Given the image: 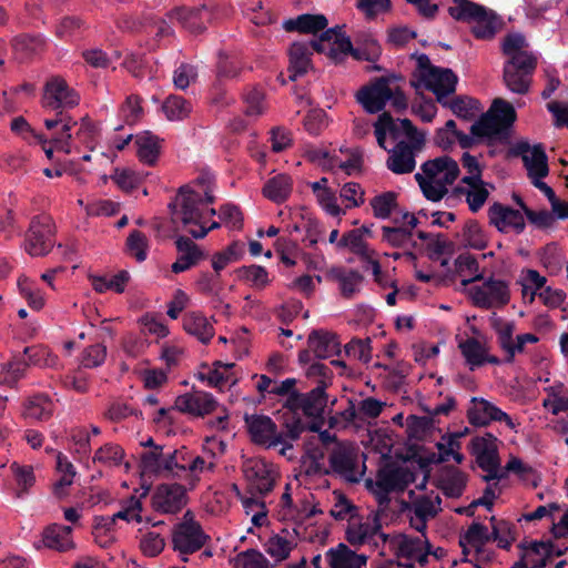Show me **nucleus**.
<instances>
[{
	"label": "nucleus",
	"instance_id": "1",
	"mask_svg": "<svg viewBox=\"0 0 568 568\" xmlns=\"http://www.w3.org/2000/svg\"><path fill=\"white\" fill-rule=\"evenodd\" d=\"M214 196L209 186L194 184L180 189L174 203L171 205L172 223L195 239L204 237L209 231L220 227V223L211 219L216 214L215 209L210 207Z\"/></svg>",
	"mask_w": 568,
	"mask_h": 568
},
{
	"label": "nucleus",
	"instance_id": "2",
	"mask_svg": "<svg viewBox=\"0 0 568 568\" xmlns=\"http://www.w3.org/2000/svg\"><path fill=\"white\" fill-rule=\"evenodd\" d=\"M501 49L508 58L504 65L505 85L514 93H527L537 67V57L529 50L525 37L520 33L506 36Z\"/></svg>",
	"mask_w": 568,
	"mask_h": 568
},
{
	"label": "nucleus",
	"instance_id": "3",
	"mask_svg": "<svg viewBox=\"0 0 568 568\" xmlns=\"http://www.w3.org/2000/svg\"><path fill=\"white\" fill-rule=\"evenodd\" d=\"M306 378L315 384V387L305 394L294 393L287 400V406L294 410H301L308 417H321L327 405L326 388L332 383L331 368L320 362L312 363L305 371Z\"/></svg>",
	"mask_w": 568,
	"mask_h": 568
},
{
	"label": "nucleus",
	"instance_id": "4",
	"mask_svg": "<svg viewBox=\"0 0 568 568\" xmlns=\"http://www.w3.org/2000/svg\"><path fill=\"white\" fill-rule=\"evenodd\" d=\"M420 170L415 174V180L425 197L433 202L442 200L459 175L457 162L446 155L426 161Z\"/></svg>",
	"mask_w": 568,
	"mask_h": 568
},
{
	"label": "nucleus",
	"instance_id": "5",
	"mask_svg": "<svg viewBox=\"0 0 568 568\" xmlns=\"http://www.w3.org/2000/svg\"><path fill=\"white\" fill-rule=\"evenodd\" d=\"M404 80L402 77H382L371 85L362 88L357 94V101L369 113H376L384 109L387 102L400 111L407 108V99L403 92Z\"/></svg>",
	"mask_w": 568,
	"mask_h": 568
},
{
	"label": "nucleus",
	"instance_id": "6",
	"mask_svg": "<svg viewBox=\"0 0 568 568\" xmlns=\"http://www.w3.org/2000/svg\"><path fill=\"white\" fill-rule=\"evenodd\" d=\"M452 18L467 22L477 39H491L501 28V19L489 9L469 0H454L448 8Z\"/></svg>",
	"mask_w": 568,
	"mask_h": 568
},
{
	"label": "nucleus",
	"instance_id": "7",
	"mask_svg": "<svg viewBox=\"0 0 568 568\" xmlns=\"http://www.w3.org/2000/svg\"><path fill=\"white\" fill-rule=\"evenodd\" d=\"M404 139L389 152L387 168L395 174H407L416 168V155L425 145V135L408 119L400 120Z\"/></svg>",
	"mask_w": 568,
	"mask_h": 568
},
{
	"label": "nucleus",
	"instance_id": "8",
	"mask_svg": "<svg viewBox=\"0 0 568 568\" xmlns=\"http://www.w3.org/2000/svg\"><path fill=\"white\" fill-rule=\"evenodd\" d=\"M515 120L514 106L503 99H496L490 109L471 125L470 131L478 138L498 139L506 134Z\"/></svg>",
	"mask_w": 568,
	"mask_h": 568
},
{
	"label": "nucleus",
	"instance_id": "9",
	"mask_svg": "<svg viewBox=\"0 0 568 568\" xmlns=\"http://www.w3.org/2000/svg\"><path fill=\"white\" fill-rule=\"evenodd\" d=\"M489 541L488 528L479 523H473L459 535L463 560L475 568H486V564L494 558V551L487 547Z\"/></svg>",
	"mask_w": 568,
	"mask_h": 568
},
{
	"label": "nucleus",
	"instance_id": "10",
	"mask_svg": "<svg viewBox=\"0 0 568 568\" xmlns=\"http://www.w3.org/2000/svg\"><path fill=\"white\" fill-rule=\"evenodd\" d=\"M345 539L353 547L368 545L377 548L388 540V536L382 531V524L378 514L369 513L366 516L353 517L345 529Z\"/></svg>",
	"mask_w": 568,
	"mask_h": 568
},
{
	"label": "nucleus",
	"instance_id": "11",
	"mask_svg": "<svg viewBox=\"0 0 568 568\" xmlns=\"http://www.w3.org/2000/svg\"><path fill=\"white\" fill-rule=\"evenodd\" d=\"M387 541L398 560V566L403 568H414L416 564L420 566L427 564L430 550L424 532H422L420 536L399 534L388 538Z\"/></svg>",
	"mask_w": 568,
	"mask_h": 568
},
{
	"label": "nucleus",
	"instance_id": "12",
	"mask_svg": "<svg viewBox=\"0 0 568 568\" xmlns=\"http://www.w3.org/2000/svg\"><path fill=\"white\" fill-rule=\"evenodd\" d=\"M206 539L207 536L190 511L184 514L182 521L175 527L172 538L174 549L182 555L197 551L204 546Z\"/></svg>",
	"mask_w": 568,
	"mask_h": 568
},
{
	"label": "nucleus",
	"instance_id": "13",
	"mask_svg": "<svg viewBox=\"0 0 568 568\" xmlns=\"http://www.w3.org/2000/svg\"><path fill=\"white\" fill-rule=\"evenodd\" d=\"M329 465L334 473L348 481H359L364 475V464L358 460L357 448L353 444H338L329 455Z\"/></svg>",
	"mask_w": 568,
	"mask_h": 568
},
{
	"label": "nucleus",
	"instance_id": "14",
	"mask_svg": "<svg viewBox=\"0 0 568 568\" xmlns=\"http://www.w3.org/2000/svg\"><path fill=\"white\" fill-rule=\"evenodd\" d=\"M440 497L434 491L414 497L404 509L409 518L410 527L418 532H424L428 520L440 510Z\"/></svg>",
	"mask_w": 568,
	"mask_h": 568
},
{
	"label": "nucleus",
	"instance_id": "15",
	"mask_svg": "<svg viewBox=\"0 0 568 568\" xmlns=\"http://www.w3.org/2000/svg\"><path fill=\"white\" fill-rule=\"evenodd\" d=\"M468 295L473 303L481 308H494L506 305L509 302V290L501 280L489 278L480 285L468 288Z\"/></svg>",
	"mask_w": 568,
	"mask_h": 568
},
{
	"label": "nucleus",
	"instance_id": "16",
	"mask_svg": "<svg viewBox=\"0 0 568 568\" xmlns=\"http://www.w3.org/2000/svg\"><path fill=\"white\" fill-rule=\"evenodd\" d=\"M79 102V93L70 88L64 79L53 77L45 83L41 100L42 106L45 110L59 111L61 109H71L78 105Z\"/></svg>",
	"mask_w": 568,
	"mask_h": 568
},
{
	"label": "nucleus",
	"instance_id": "17",
	"mask_svg": "<svg viewBox=\"0 0 568 568\" xmlns=\"http://www.w3.org/2000/svg\"><path fill=\"white\" fill-rule=\"evenodd\" d=\"M424 87L437 98L440 104H447V97L455 92L457 77L450 69L429 65L420 70Z\"/></svg>",
	"mask_w": 568,
	"mask_h": 568
},
{
	"label": "nucleus",
	"instance_id": "18",
	"mask_svg": "<svg viewBox=\"0 0 568 568\" xmlns=\"http://www.w3.org/2000/svg\"><path fill=\"white\" fill-rule=\"evenodd\" d=\"M471 425L486 426L491 422H504L506 426L517 432V423L500 408L484 398H473L467 412Z\"/></svg>",
	"mask_w": 568,
	"mask_h": 568
},
{
	"label": "nucleus",
	"instance_id": "19",
	"mask_svg": "<svg viewBox=\"0 0 568 568\" xmlns=\"http://www.w3.org/2000/svg\"><path fill=\"white\" fill-rule=\"evenodd\" d=\"M174 407L181 413L203 417L215 412L219 407V403L212 394L193 389L178 396Z\"/></svg>",
	"mask_w": 568,
	"mask_h": 568
},
{
	"label": "nucleus",
	"instance_id": "20",
	"mask_svg": "<svg viewBox=\"0 0 568 568\" xmlns=\"http://www.w3.org/2000/svg\"><path fill=\"white\" fill-rule=\"evenodd\" d=\"M496 438L491 435L475 437L471 440L473 454L478 466L487 473L486 478H497L499 473V459Z\"/></svg>",
	"mask_w": 568,
	"mask_h": 568
},
{
	"label": "nucleus",
	"instance_id": "21",
	"mask_svg": "<svg viewBox=\"0 0 568 568\" xmlns=\"http://www.w3.org/2000/svg\"><path fill=\"white\" fill-rule=\"evenodd\" d=\"M186 501L185 489L179 484H163L152 495V507L163 514L179 511Z\"/></svg>",
	"mask_w": 568,
	"mask_h": 568
},
{
	"label": "nucleus",
	"instance_id": "22",
	"mask_svg": "<svg viewBox=\"0 0 568 568\" xmlns=\"http://www.w3.org/2000/svg\"><path fill=\"white\" fill-rule=\"evenodd\" d=\"M243 471L252 489L266 494L274 486L275 473L272 465L263 459L252 458L244 463Z\"/></svg>",
	"mask_w": 568,
	"mask_h": 568
},
{
	"label": "nucleus",
	"instance_id": "23",
	"mask_svg": "<svg viewBox=\"0 0 568 568\" xmlns=\"http://www.w3.org/2000/svg\"><path fill=\"white\" fill-rule=\"evenodd\" d=\"M51 225L48 217L34 219L31 222L24 248L31 256H41L51 247Z\"/></svg>",
	"mask_w": 568,
	"mask_h": 568
},
{
	"label": "nucleus",
	"instance_id": "24",
	"mask_svg": "<svg viewBox=\"0 0 568 568\" xmlns=\"http://www.w3.org/2000/svg\"><path fill=\"white\" fill-rule=\"evenodd\" d=\"M311 45L313 50L326 53L334 61H339L354 51L349 38L334 30L325 31L318 40L312 41Z\"/></svg>",
	"mask_w": 568,
	"mask_h": 568
},
{
	"label": "nucleus",
	"instance_id": "25",
	"mask_svg": "<svg viewBox=\"0 0 568 568\" xmlns=\"http://www.w3.org/2000/svg\"><path fill=\"white\" fill-rule=\"evenodd\" d=\"M245 422L254 443L267 447L277 446L282 443V436L277 434L276 426L270 417L252 415L246 416Z\"/></svg>",
	"mask_w": 568,
	"mask_h": 568
},
{
	"label": "nucleus",
	"instance_id": "26",
	"mask_svg": "<svg viewBox=\"0 0 568 568\" xmlns=\"http://www.w3.org/2000/svg\"><path fill=\"white\" fill-rule=\"evenodd\" d=\"M517 151L521 155L531 182L548 175L547 155L540 144L530 145L527 142H520L517 145Z\"/></svg>",
	"mask_w": 568,
	"mask_h": 568
},
{
	"label": "nucleus",
	"instance_id": "27",
	"mask_svg": "<svg viewBox=\"0 0 568 568\" xmlns=\"http://www.w3.org/2000/svg\"><path fill=\"white\" fill-rule=\"evenodd\" d=\"M458 347L471 371L486 363H500L496 356L489 355V348L484 339L467 337L458 343Z\"/></svg>",
	"mask_w": 568,
	"mask_h": 568
},
{
	"label": "nucleus",
	"instance_id": "28",
	"mask_svg": "<svg viewBox=\"0 0 568 568\" xmlns=\"http://www.w3.org/2000/svg\"><path fill=\"white\" fill-rule=\"evenodd\" d=\"M43 123L45 129L49 131H52L58 126L61 128L59 132L52 134L51 142L57 150L67 154L71 153L72 129L77 125V122L71 116L60 111L57 113L54 119H45Z\"/></svg>",
	"mask_w": 568,
	"mask_h": 568
},
{
	"label": "nucleus",
	"instance_id": "29",
	"mask_svg": "<svg viewBox=\"0 0 568 568\" xmlns=\"http://www.w3.org/2000/svg\"><path fill=\"white\" fill-rule=\"evenodd\" d=\"M488 215L490 223L500 232L521 233L525 229L524 216L518 210L496 203L490 206Z\"/></svg>",
	"mask_w": 568,
	"mask_h": 568
},
{
	"label": "nucleus",
	"instance_id": "30",
	"mask_svg": "<svg viewBox=\"0 0 568 568\" xmlns=\"http://www.w3.org/2000/svg\"><path fill=\"white\" fill-rule=\"evenodd\" d=\"M329 568H366L367 556L357 554L345 544L329 548L325 554Z\"/></svg>",
	"mask_w": 568,
	"mask_h": 568
},
{
	"label": "nucleus",
	"instance_id": "31",
	"mask_svg": "<svg viewBox=\"0 0 568 568\" xmlns=\"http://www.w3.org/2000/svg\"><path fill=\"white\" fill-rule=\"evenodd\" d=\"M176 250L179 256L172 264L171 268L174 273H182L196 265L204 258V254L200 246L189 237L180 236L176 241Z\"/></svg>",
	"mask_w": 568,
	"mask_h": 568
},
{
	"label": "nucleus",
	"instance_id": "32",
	"mask_svg": "<svg viewBox=\"0 0 568 568\" xmlns=\"http://www.w3.org/2000/svg\"><path fill=\"white\" fill-rule=\"evenodd\" d=\"M42 542L47 548L64 552L75 547L72 539V528L70 526L52 524L42 532Z\"/></svg>",
	"mask_w": 568,
	"mask_h": 568
},
{
	"label": "nucleus",
	"instance_id": "33",
	"mask_svg": "<svg viewBox=\"0 0 568 568\" xmlns=\"http://www.w3.org/2000/svg\"><path fill=\"white\" fill-rule=\"evenodd\" d=\"M307 346L317 358H328L339 352L336 336L323 329L313 331L308 335Z\"/></svg>",
	"mask_w": 568,
	"mask_h": 568
},
{
	"label": "nucleus",
	"instance_id": "34",
	"mask_svg": "<svg viewBox=\"0 0 568 568\" xmlns=\"http://www.w3.org/2000/svg\"><path fill=\"white\" fill-rule=\"evenodd\" d=\"M328 276L338 283L341 294L346 298H351L358 293L364 281L359 272L345 267L331 268Z\"/></svg>",
	"mask_w": 568,
	"mask_h": 568
},
{
	"label": "nucleus",
	"instance_id": "35",
	"mask_svg": "<svg viewBox=\"0 0 568 568\" xmlns=\"http://www.w3.org/2000/svg\"><path fill=\"white\" fill-rule=\"evenodd\" d=\"M311 43L307 44L302 42H295L291 45L288 51V77L292 81L296 80L298 77L304 75L311 69Z\"/></svg>",
	"mask_w": 568,
	"mask_h": 568
},
{
	"label": "nucleus",
	"instance_id": "36",
	"mask_svg": "<svg viewBox=\"0 0 568 568\" xmlns=\"http://www.w3.org/2000/svg\"><path fill=\"white\" fill-rule=\"evenodd\" d=\"M184 329L206 344L214 336V327L210 320L200 312H190L183 317Z\"/></svg>",
	"mask_w": 568,
	"mask_h": 568
},
{
	"label": "nucleus",
	"instance_id": "37",
	"mask_svg": "<svg viewBox=\"0 0 568 568\" xmlns=\"http://www.w3.org/2000/svg\"><path fill=\"white\" fill-rule=\"evenodd\" d=\"M467 483V476L457 468L446 467L438 477V487L445 496L457 498L462 496Z\"/></svg>",
	"mask_w": 568,
	"mask_h": 568
},
{
	"label": "nucleus",
	"instance_id": "38",
	"mask_svg": "<svg viewBox=\"0 0 568 568\" xmlns=\"http://www.w3.org/2000/svg\"><path fill=\"white\" fill-rule=\"evenodd\" d=\"M234 364L216 362L212 369L200 373V379L211 387L223 389L237 383V377L232 372Z\"/></svg>",
	"mask_w": 568,
	"mask_h": 568
},
{
	"label": "nucleus",
	"instance_id": "39",
	"mask_svg": "<svg viewBox=\"0 0 568 568\" xmlns=\"http://www.w3.org/2000/svg\"><path fill=\"white\" fill-rule=\"evenodd\" d=\"M278 216L285 223V230L290 233L310 232L316 227V221L307 216L302 209L281 210Z\"/></svg>",
	"mask_w": 568,
	"mask_h": 568
},
{
	"label": "nucleus",
	"instance_id": "40",
	"mask_svg": "<svg viewBox=\"0 0 568 568\" xmlns=\"http://www.w3.org/2000/svg\"><path fill=\"white\" fill-rule=\"evenodd\" d=\"M296 544L287 534H274L270 536L263 544L265 552L275 561L282 562L286 560Z\"/></svg>",
	"mask_w": 568,
	"mask_h": 568
},
{
	"label": "nucleus",
	"instance_id": "41",
	"mask_svg": "<svg viewBox=\"0 0 568 568\" xmlns=\"http://www.w3.org/2000/svg\"><path fill=\"white\" fill-rule=\"evenodd\" d=\"M327 23V19L323 14H301L295 19L284 21L283 28L288 32L317 33L323 31Z\"/></svg>",
	"mask_w": 568,
	"mask_h": 568
},
{
	"label": "nucleus",
	"instance_id": "42",
	"mask_svg": "<svg viewBox=\"0 0 568 568\" xmlns=\"http://www.w3.org/2000/svg\"><path fill=\"white\" fill-rule=\"evenodd\" d=\"M209 16L210 13L206 8L195 10L178 9L170 14V19L181 23L193 33H200L205 29L204 22L209 19Z\"/></svg>",
	"mask_w": 568,
	"mask_h": 568
},
{
	"label": "nucleus",
	"instance_id": "43",
	"mask_svg": "<svg viewBox=\"0 0 568 568\" xmlns=\"http://www.w3.org/2000/svg\"><path fill=\"white\" fill-rule=\"evenodd\" d=\"M552 545L545 541H530L521 545L520 559L529 568H545L546 559L551 554Z\"/></svg>",
	"mask_w": 568,
	"mask_h": 568
},
{
	"label": "nucleus",
	"instance_id": "44",
	"mask_svg": "<svg viewBox=\"0 0 568 568\" xmlns=\"http://www.w3.org/2000/svg\"><path fill=\"white\" fill-rule=\"evenodd\" d=\"M405 226L383 227V240L393 246H406L412 241V231L417 224V219L410 214L403 215Z\"/></svg>",
	"mask_w": 568,
	"mask_h": 568
},
{
	"label": "nucleus",
	"instance_id": "45",
	"mask_svg": "<svg viewBox=\"0 0 568 568\" xmlns=\"http://www.w3.org/2000/svg\"><path fill=\"white\" fill-rule=\"evenodd\" d=\"M462 183L463 185L456 187L457 194L464 195L469 209L473 212H477L483 207L489 195L485 183L481 180Z\"/></svg>",
	"mask_w": 568,
	"mask_h": 568
},
{
	"label": "nucleus",
	"instance_id": "46",
	"mask_svg": "<svg viewBox=\"0 0 568 568\" xmlns=\"http://www.w3.org/2000/svg\"><path fill=\"white\" fill-rule=\"evenodd\" d=\"M12 475L18 497L29 493L30 488L36 484V475L31 465L19 464L13 462L9 466Z\"/></svg>",
	"mask_w": 568,
	"mask_h": 568
},
{
	"label": "nucleus",
	"instance_id": "47",
	"mask_svg": "<svg viewBox=\"0 0 568 568\" xmlns=\"http://www.w3.org/2000/svg\"><path fill=\"white\" fill-rule=\"evenodd\" d=\"M292 191V180L285 174H278L270 179L264 187L263 194L273 202H284Z\"/></svg>",
	"mask_w": 568,
	"mask_h": 568
},
{
	"label": "nucleus",
	"instance_id": "48",
	"mask_svg": "<svg viewBox=\"0 0 568 568\" xmlns=\"http://www.w3.org/2000/svg\"><path fill=\"white\" fill-rule=\"evenodd\" d=\"M136 153L139 159L146 164H153L160 153V141L150 132H144L135 139Z\"/></svg>",
	"mask_w": 568,
	"mask_h": 568
},
{
	"label": "nucleus",
	"instance_id": "49",
	"mask_svg": "<svg viewBox=\"0 0 568 568\" xmlns=\"http://www.w3.org/2000/svg\"><path fill=\"white\" fill-rule=\"evenodd\" d=\"M455 268L456 274L462 278V284L464 286H467L475 281H479L483 277L479 273L478 262L468 253L458 255L455 261Z\"/></svg>",
	"mask_w": 568,
	"mask_h": 568
},
{
	"label": "nucleus",
	"instance_id": "50",
	"mask_svg": "<svg viewBox=\"0 0 568 568\" xmlns=\"http://www.w3.org/2000/svg\"><path fill=\"white\" fill-rule=\"evenodd\" d=\"M460 435L453 434L443 436L442 439L436 444L438 450V462L444 463L454 459L457 464L464 460L460 450Z\"/></svg>",
	"mask_w": 568,
	"mask_h": 568
},
{
	"label": "nucleus",
	"instance_id": "51",
	"mask_svg": "<svg viewBox=\"0 0 568 568\" xmlns=\"http://www.w3.org/2000/svg\"><path fill=\"white\" fill-rule=\"evenodd\" d=\"M323 158L325 160L322 162L324 166L331 170L341 169L347 175L358 172L362 166V156L357 152H351L345 160L341 159L338 155L331 156L326 152H323Z\"/></svg>",
	"mask_w": 568,
	"mask_h": 568
},
{
	"label": "nucleus",
	"instance_id": "52",
	"mask_svg": "<svg viewBox=\"0 0 568 568\" xmlns=\"http://www.w3.org/2000/svg\"><path fill=\"white\" fill-rule=\"evenodd\" d=\"M146 493L144 491L140 497L131 496L130 498L125 499L121 504V509L112 515L110 517V523L114 524L116 519H122L128 523L135 521V523H142V501L141 497L145 496Z\"/></svg>",
	"mask_w": 568,
	"mask_h": 568
},
{
	"label": "nucleus",
	"instance_id": "53",
	"mask_svg": "<svg viewBox=\"0 0 568 568\" xmlns=\"http://www.w3.org/2000/svg\"><path fill=\"white\" fill-rule=\"evenodd\" d=\"M54 409L53 402L47 395L31 397L24 407V415L29 418L43 420L49 418Z\"/></svg>",
	"mask_w": 568,
	"mask_h": 568
},
{
	"label": "nucleus",
	"instance_id": "54",
	"mask_svg": "<svg viewBox=\"0 0 568 568\" xmlns=\"http://www.w3.org/2000/svg\"><path fill=\"white\" fill-rule=\"evenodd\" d=\"M443 105L449 108L455 115L465 120L475 118L481 110L477 100L464 95L452 100L447 99V104Z\"/></svg>",
	"mask_w": 568,
	"mask_h": 568
},
{
	"label": "nucleus",
	"instance_id": "55",
	"mask_svg": "<svg viewBox=\"0 0 568 568\" xmlns=\"http://www.w3.org/2000/svg\"><path fill=\"white\" fill-rule=\"evenodd\" d=\"M547 397L544 399V407L554 415L568 410V390L562 384L547 388Z\"/></svg>",
	"mask_w": 568,
	"mask_h": 568
},
{
	"label": "nucleus",
	"instance_id": "56",
	"mask_svg": "<svg viewBox=\"0 0 568 568\" xmlns=\"http://www.w3.org/2000/svg\"><path fill=\"white\" fill-rule=\"evenodd\" d=\"M244 254V244L233 242L223 251L215 253L212 256V267L215 273L220 274L229 264L239 261Z\"/></svg>",
	"mask_w": 568,
	"mask_h": 568
},
{
	"label": "nucleus",
	"instance_id": "57",
	"mask_svg": "<svg viewBox=\"0 0 568 568\" xmlns=\"http://www.w3.org/2000/svg\"><path fill=\"white\" fill-rule=\"evenodd\" d=\"M389 133L394 139H399V133H403L400 120L395 121L388 113H383L378 116L375 123V135L377 143L381 148L386 149L385 140L386 134Z\"/></svg>",
	"mask_w": 568,
	"mask_h": 568
},
{
	"label": "nucleus",
	"instance_id": "58",
	"mask_svg": "<svg viewBox=\"0 0 568 568\" xmlns=\"http://www.w3.org/2000/svg\"><path fill=\"white\" fill-rule=\"evenodd\" d=\"M165 454L162 448L154 446L150 450L141 454V471L142 475H162V465L164 464Z\"/></svg>",
	"mask_w": 568,
	"mask_h": 568
},
{
	"label": "nucleus",
	"instance_id": "59",
	"mask_svg": "<svg viewBox=\"0 0 568 568\" xmlns=\"http://www.w3.org/2000/svg\"><path fill=\"white\" fill-rule=\"evenodd\" d=\"M129 281V273L122 271L111 277L92 276L91 283L98 293H104L106 291H113L115 293L124 292L125 285Z\"/></svg>",
	"mask_w": 568,
	"mask_h": 568
},
{
	"label": "nucleus",
	"instance_id": "60",
	"mask_svg": "<svg viewBox=\"0 0 568 568\" xmlns=\"http://www.w3.org/2000/svg\"><path fill=\"white\" fill-rule=\"evenodd\" d=\"M29 364L44 367L57 368L59 366L58 356L54 355L48 347L34 346L26 348L24 351Z\"/></svg>",
	"mask_w": 568,
	"mask_h": 568
},
{
	"label": "nucleus",
	"instance_id": "61",
	"mask_svg": "<svg viewBox=\"0 0 568 568\" xmlns=\"http://www.w3.org/2000/svg\"><path fill=\"white\" fill-rule=\"evenodd\" d=\"M163 112L170 121L183 120L192 111L191 104L182 97L171 95L169 97L163 105Z\"/></svg>",
	"mask_w": 568,
	"mask_h": 568
},
{
	"label": "nucleus",
	"instance_id": "62",
	"mask_svg": "<svg viewBox=\"0 0 568 568\" xmlns=\"http://www.w3.org/2000/svg\"><path fill=\"white\" fill-rule=\"evenodd\" d=\"M337 246L348 247L351 252L362 257H369V253H373L363 240L362 230H352L345 233L337 243Z\"/></svg>",
	"mask_w": 568,
	"mask_h": 568
},
{
	"label": "nucleus",
	"instance_id": "63",
	"mask_svg": "<svg viewBox=\"0 0 568 568\" xmlns=\"http://www.w3.org/2000/svg\"><path fill=\"white\" fill-rule=\"evenodd\" d=\"M235 568H272L268 559L256 549H247L236 555Z\"/></svg>",
	"mask_w": 568,
	"mask_h": 568
},
{
	"label": "nucleus",
	"instance_id": "64",
	"mask_svg": "<svg viewBox=\"0 0 568 568\" xmlns=\"http://www.w3.org/2000/svg\"><path fill=\"white\" fill-rule=\"evenodd\" d=\"M396 205V194L393 192L378 194L371 200L374 216L377 219L389 217Z\"/></svg>",
	"mask_w": 568,
	"mask_h": 568
}]
</instances>
